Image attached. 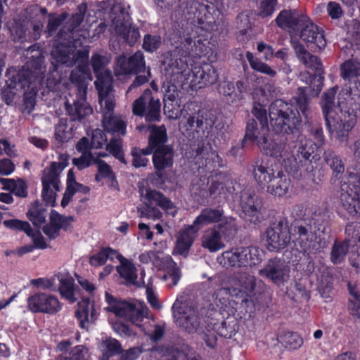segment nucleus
<instances>
[{"mask_svg": "<svg viewBox=\"0 0 360 360\" xmlns=\"http://www.w3.org/2000/svg\"><path fill=\"white\" fill-rule=\"evenodd\" d=\"M295 236L296 243L302 250L304 252H310L313 245L314 235L309 233L305 227L300 226L295 229Z\"/></svg>", "mask_w": 360, "mask_h": 360, "instance_id": "35", "label": "nucleus"}, {"mask_svg": "<svg viewBox=\"0 0 360 360\" xmlns=\"http://www.w3.org/2000/svg\"><path fill=\"white\" fill-rule=\"evenodd\" d=\"M290 186V180L287 178L281 169L278 172V174L274 177V179L268 185L266 191L274 196L283 197L288 193Z\"/></svg>", "mask_w": 360, "mask_h": 360, "instance_id": "26", "label": "nucleus"}, {"mask_svg": "<svg viewBox=\"0 0 360 360\" xmlns=\"http://www.w3.org/2000/svg\"><path fill=\"white\" fill-rule=\"evenodd\" d=\"M306 15L297 10L285 9L281 11L276 18V24L282 29H288L290 31L299 30L302 16Z\"/></svg>", "mask_w": 360, "mask_h": 360, "instance_id": "21", "label": "nucleus"}, {"mask_svg": "<svg viewBox=\"0 0 360 360\" xmlns=\"http://www.w3.org/2000/svg\"><path fill=\"white\" fill-rule=\"evenodd\" d=\"M101 360H109L111 357L120 355L122 351L121 343L112 338H107L100 345Z\"/></svg>", "mask_w": 360, "mask_h": 360, "instance_id": "33", "label": "nucleus"}, {"mask_svg": "<svg viewBox=\"0 0 360 360\" xmlns=\"http://www.w3.org/2000/svg\"><path fill=\"white\" fill-rule=\"evenodd\" d=\"M46 74L45 57L38 52L37 56L30 58L21 70L14 71L6 81L9 89L24 91L23 105L28 112L34 108L36 97L44 84Z\"/></svg>", "mask_w": 360, "mask_h": 360, "instance_id": "1", "label": "nucleus"}, {"mask_svg": "<svg viewBox=\"0 0 360 360\" xmlns=\"http://www.w3.org/2000/svg\"><path fill=\"white\" fill-rule=\"evenodd\" d=\"M132 112L136 116L144 117L147 123L159 122L162 119L160 101L153 96L149 89H146L133 102Z\"/></svg>", "mask_w": 360, "mask_h": 360, "instance_id": "6", "label": "nucleus"}, {"mask_svg": "<svg viewBox=\"0 0 360 360\" xmlns=\"http://www.w3.org/2000/svg\"><path fill=\"white\" fill-rule=\"evenodd\" d=\"M217 228L225 236H232L237 231L235 219L232 217H223Z\"/></svg>", "mask_w": 360, "mask_h": 360, "instance_id": "55", "label": "nucleus"}, {"mask_svg": "<svg viewBox=\"0 0 360 360\" xmlns=\"http://www.w3.org/2000/svg\"><path fill=\"white\" fill-rule=\"evenodd\" d=\"M349 291L352 296L349 301V309L354 316L360 317V290L356 286H352L351 283L348 284Z\"/></svg>", "mask_w": 360, "mask_h": 360, "instance_id": "54", "label": "nucleus"}, {"mask_svg": "<svg viewBox=\"0 0 360 360\" xmlns=\"http://www.w3.org/2000/svg\"><path fill=\"white\" fill-rule=\"evenodd\" d=\"M259 148L264 154L276 159L285 167L295 162L291 147L278 139L264 137L263 142L259 143Z\"/></svg>", "mask_w": 360, "mask_h": 360, "instance_id": "10", "label": "nucleus"}, {"mask_svg": "<svg viewBox=\"0 0 360 360\" xmlns=\"http://www.w3.org/2000/svg\"><path fill=\"white\" fill-rule=\"evenodd\" d=\"M326 161L331 169L337 172L342 173L344 171V165L342 160L333 152L326 153Z\"/></svg>", "mask_w": 360, "mask_h": 360, "instance_id": "62", "label": "nucleus"}, {"mask_svg": "<svg viewBox=\"0 0 360 360\" xmlns=\"http://www.w3.org/2000/svg\"><path fill=\"white\" fill-rule=\"evenodd\" d=\"M75 51L76 46L71 34L65 32L63 36V30H60L57 34L51 51V56L55 63H51L49 72H57L60 65H65L67 67L73 66L75 63Z\"/></svg>", "mask_w": 360, "mask_h": 360, "instance_id": "4", "label": "nucleus"}, {"mask_svg": "<svg viewBox=\"0 0 360 360\" xmlns=\"http://www.w3.org/2000/svg\"><path fill=\"white\" fill-rule=\"evenodd\" d=\"M315 137L316 142L314 143L311 140L307 139L305 143L300 147V153L304 158L309 159L315 150L323 144V136L322 131H317Z\"/></svg>", "mask_w": 360, "mask_h": 360, "instance_id": "42", "label": "nucleus"}, {"mask_svg": "<svg viewBox=\"0 0 360 360\" xmlns=\"http://www.w3.org/2000/svg\"><path fill=\"white\" fill-rule=\"evenodd\" d=\"M87 4L84 2L78 5L77 11L73 13L68 21L69 34H72V32L78 27L84 20V15L86 13Z\"/></svg>", "mask_w": 360, "mask_h": 360, "instance_id": "44", "label": "nucleus"}, {"mask_svg": "<svg viewBox=\"0 0 360 360\" xmlns=\"http://www.w3.org/2000/svg\"><path fill=\"white\" fill-rule=\"evenodd\" d=\"M352 245L347 241L338 243L335 242L333 246L330 259L333 264H340L342 262L348 251V247Z\"/></svg>", "mask_w": 360, "mask_h": 360, "instance_id": "50", "label": "nucleus"}, {"mask_svg": "<svg viewBox=\"0 0 360 360\" xmlns=\"http://www.w3.org/2000/svg\"><path fill=\"white\" fill-rule=\"evenodd\" d=\"M58 291L62 297L71 303L77 301L75 297V281L72 278H61L60 280Z\"/></svg>", "mask_w": 360, "mask_h": 360, "instance_id": "38", "label": "nucleus"}, {"mask_svg": "<svg viewBox=\"0 0 360 360\" xmlns=\"http://www.w3.org/2000/svg\"><path fill=\"white\" fill-rule=\"evenodd\" d=\"M130 17L127 14L123 21L117 22L115 29L120 36L129 45L134 46L140 38V32L137 27L132 25L129 22Z\"/></svg>", "mask_w": 360, "mask_h": 360, "instance_id": "22", "label": "nucleus"}, {"mask_svg": "<svg viewBox=\"0 0 360 360\" xmlns=\"http://www.w3.org/2000/svg\"><path fill=\"white\" fill-rule=\"evenodd\" d=\"M337 89V87H333L326 91L323 96L321 106L326 120H327V115L331 116L334 114L333 108L334 107V99Z\"/></svg>", "mask_w": 360, "mask_h": 360, "instance_id": "48", "label": "nucleus"}, {"mask_svg": "<svg viewBox=\"0 0 360 360\" xmlns=\"http://www.w3.org/2000/svg\"><path fill=\"white\" fill-rule=\"evenodd\" d=\"M94 164L96 165L98 172L103 176L105 179H110L115 180V175L111 167L107 164L104 160L96 158L94 160Z\"/></svg>", "mask_w": 360, "mask_h": 360, "instance_id": "61", "label": "nucleus"}, {"mask_svg": "<svg viewBox=\"0 0 360 360\" xmlns=\"http://www.w3.org/2000/svg\"><path fill=\"white\" fill-rule=\"evenodd\" d=\"M27 307L33 313L56 314L62 309L58 297L50 293L36 292L27 299Z\"/></svg>", "mask_w": 360, "mask_h": 360, "instance_id": "13", "label": "nucleus"}, {"mask_svg": "<svg viewBox=\"0 0 360 360\" xmlns=\"http://www.w3.org/2000/svg\"><path fill=\"white\" fill-rule=\"evenodd\" d=\"M231 182L229 178L223 174L218 173L212 176L210 193L215 196L226 197V193L231 188Z\"/></svg>", "mask_w": 360, "mask_h": 360, "instance_id": "28", "label": "nucleus"}, {"mask_svg": "<svg viewBox=\"0 0 360 360\" xmlns=\"http://www.w3.org/2000/svg\"><path fill=\"white\" fill-rule=\"evenodd\" d=\"M92 74L89 64L86 61L78 62L77 66L73 69L70 75V80L75 84L79 94L86 95L87 89V80H92Z\"/></svg>", "mask_w": 360, "mask_h": 360, "instance_id": "20", "label": "nucleus"}, {"mask_svg": "<svg viewBox=\"0 0 360 360\" xmlns=\"http://www.w3.org/2000/svg\"><path fill=\"white\" fill-rule=\"evenodd\" d=\"M295 51L299 60L307 67L313 70H319L321 62L319 58L309 53L301 44L295 46Z\"/></svg>", "mask_w": 360, "mask_h": 360, "instance_id": "34", "label": "nucleus"}, {"mask_svg": "<svg viewBox=\"0 0 360 360\" xmlns=\"http://www.w3.org/2000/svg\"><path fill=\"white\" fill-rule=\"evenodd\" d=\"M229 284L231 287L224 290L233 296L237 295L238 292H242L243 290H253L255 288V278L249 275L241 276L240 278L237 277L232 278L229 281Z\"/></svg>", "mask_w": 360, "mask_h": 360, "instance_id": "27", "label": "nucleus"}, {"mask_svg": "<svg viewBox=\"0 0 360 360\" xmlns=\"http://www.w3.org/2000/svg\"><path fill=\"white\" fill-rule=\"evenodd\" d=\"M223 217V214L220 210L212 209L205 210H204V225L214 223L216 224L214 229H216Z\"/></svg>", "mask_w": 360, "mask_h": 360, "instance_id": "63", "label": "nucleus"}, {"mask_svg": "<svg viewBox=\"0 0 360 360\" xmlns=\"http://www.w3.org/2000/svg\"><path fill=\"white\" fill-rule=\"evenodd\" d=\"M268 132V126L263 124L261 125V127L259 129L257 122L254 120H251L247 124L245 139L254 141L259 146V143L263 142L264 137H269Z\"/></svg>", "mask_w": 360, "mask_h": 360, "instance_id": "31", "label": "nucleus"}, {"mask_svg": "<svg viewBox=\"0 0 360 360\" xmlns=\"http://www.w3.org/2000/svg\"><path fill=\"white\" fill-rule=\"evenodd\" d=\"M224 247L220 234L218 231L214 229L212 231L211 233L207 236L205 242L204 243V248H207L211 252H216Z\"/></svg>", "mask_w": 360, "mask_h": 360, "instance_id": "52", "label": "nucleus"}, {"mask_svg": "<svg viewBox=\"0 0 360 360\" xmlns=\"http://www.w3.org/2000/svg\"><path fill=\"white\" fill-rule=\"evenodd\" d=\"M205 168L207 172H212L222 165L221 160L214 150L207 153Z\"/></svg>", "mask_w": 360, "mask_h": 360, "instance_id": "59", "label": "nucleus"}, {"mask_svg": "<svg viewBox=\"0 0 360 360\" xmlns=\"http://www.w3.org/2000/svg\"><path fill=\"white\" fill-rule=\"evenodd\" d=\"M4 226L11 231H22L27 236H30L32 226L28 221H22L18 219H7L3 221Z\"/></svg>", "mask_w": 360, "mask_h": 360, "instance_id": "49", "label": "nucleus"}, {"mask_svg": "<svg viewBox=\"0 0 360 360\" xmlns=\"http://www.w3.org/2000/svg\"><path fill=\"white\" fill-rule=\"evenodd\" d=\"M161 44V38L159 35L147 34L143 37V49L149 53L158 49Z\"/></svg>", "mask_w": 360, "mask_h": 360, "instance_id": "58", "label": "nucleus"}, {"mask_svg": "<svg viewBox=\"0 0 360 360\" xmlns=\"http://www.w3.org/2000/svg\"><path fill=\"white\" fill-rule=\"evenodd\" d=\"M27 217L35 227L39 229L46 221V209L39 200H35L31 204Z\"/></svg>", "mask_w": 360, "mask_h": 360, "instance_id": "32", "label": "nucleus"}, {"mask_svg": "<svg viewBox=\"0 0 360 360\" xmlns=\"http://www.w3.org/2000/svg\"><path fill=\"white\" fill-rule=\"evenodd\" d=\"M205 123L207 127H209L210 128V130L207 131L208 136L210 134L211 136L215 134H218L224 127L222 117L221 115L217 116L215 113L212 112H210L209 115H207Z\"/></svg>", "mask_w": 360, "mask_h": 360, "instance_id": "53", "label": "nucleus"}, {"mask_svg": "<svg viewBox=\"0 0 360 360\" xmlns=\"http://www.w3.org/2000/svg\"><path fill=\"white\" fill-rule=\"evenodd\" d=\"M307 87L298 89L299 96L295 98V106L292 103H286L281 99L274 101L269 108L270 124L276 132L290 133L297 127L301 122V116L297 110L305 114L308 109V101L306 96Z\"/></svg>", "mask_w": 360, "mask_h": 360, "instance_id": "3", "label": "nucleus"}, {"mask_svg": "<svg viewBox=\"0 0 360 360\" xmlns=\"http://www.w3.org/2000/svg\"><path fill=\"white\" fill-rule=\"evenodd\" d=\"M106 64V59L104 56L98 53L92 55L91 65L96 77L94 84L98 91L101 101L107 97L110 91V82L112 77L109 71L104 70Z\"/></svg>", "mask_w": 360, "mask_h": 360, "instance_id": "12", "label": "nucleus"}, {"mask_svg": "<svg viewBox=\"0 0 360 360\" xmlns=\"http://www.w3.org/2000/svg\"><path fill=\"white\" fill-rule=\"evenodd\" d=\"M116 63L121 75H138L144 72L146 69L144 56L140 51L129 57L125 55L120 56Z\"/></svg>", "mask_w": 360, "mask_h": 360, "instance_id": "17", "label": "nucleus"}, {"mask_svg": "<svg viewBox=\"0 0 360 360\" xmlns=\"http://www.w3.org/2000/svg\"><path fill=\"white\" fill-rule=\"evenodd\" d=\"M182 37L180 36L181 43L184 44V46H188L187 49H191V51L195 52L200 56L202 53V39L200 36L197 37L188 31L186 33V30L182 32Z\"/></svg>", "mask_w": 360, "mask_h": 360, "instance_id": "37", "label": "nucleus"}, {"mask_svg": "<svg viewBox=\"0 0 360 360\" xmlns=\"http://www.w3.org/2000/svg\"><path fill=\"white\" fill-rule=\"evenodd\" d=\"M86 349L83 345L72 347L69 352L61 353L54 360H86Z\"/></svg>", "mask_w": 360, "mask_h": 360, "instance_id": "46", "label": "nucleus"}, {"mask_svg": "<svg viewBox=\"0 0 360 360\" xmlns=\"http://www.w3.org/2000/svg\"><path fill=\"white\" fill-rule=\"evenodd\" d=\"M277 4V0H262L258 7V15L266 18L272 15Z\"/></svg>", "mask_w": 360, "mask_h": 360, "instance_id": "60", "label": "nucleus"}, {"mask_svg": "<svg viewBox=\"0 0 360 360\" xmlns=\"http://www.w3.org/2000/svg\"><path fill=\"white\" fill-rule=\"evenodd\" d=\"M94 158L91 151H84L79 158L72 159V164L77 167L79 170L88 168L91 164H94Z\"/></svg>", "mask_w": 360, "mask_h": 360, "instance_id": "56", "label": "nucleus"}, {"mask_svg": "<svg viewBox=\"0 0 360 360\" xmlns=\"http://www.w3.org/2000/svg\"><path fill=\"white\" fill-rule=\"evenodd\" d=\"M146 198L150 202H154L158 206L166 212L174 207L172 200L162 193L156 190L148 189L146 191Z\"/></svg>", "mask_w": 360, "mask_h": 360, "instance_id": "36", "label": "nucleus"}, {"mask_svg": "<svg viewBox=\"0 0 360 360\" xmlns=\"http://www.w3.org/2000/svg\"><path fill=\"white\" fill-rule=\"evenodd\" d=\"M202 297V284L190 285L172 307L176 323L189 334L198 333L201 328L202 307L199 301Z\"/></svg>", "mask_w": 360, "mask_h": 360, "instance_id": "2", "label": "nucleus"}, {"mask_svg": "<svg viewBox=\"0 0 360 360\" xmlns=\"http://www.w3.org/2000/svg\"><path fill=\"white\" fill-rule=\"evenodd\" d=\"M106 150L112 155L115 159L118 160L121 163L127 165L124 153L122 147V140L121 139L112 138L106 144Z\"/></svg>", "mask_w": 360, "mask_h": 360, "instance_id": "40", "label": "nucleus"}, {"mask_svg": "<svg viewBox=\"0 0 360 360\" xmlns=\"http://www.w3.org/2000/svg\"><path fill=\"white\" fill-rule=\"evenodd\" d=\"M349 254L351 264L356 268H360V235L357 237V243L352 246Z\"/></svg>", "mask_w": 360, "mask_h": 360, "instance_id": "64", "label": "nucleus"}, {"mask_svg": "<svg viewBox=\"0 0 360 360\" xmlns=\"http://www.w3.org/2000/svg\"><path fill=\"white\" fill-rule=\"evenodd\" d=\"M91 305L89 298L82 299L77 303V309L75 311V316L79 322V326L82 328H86L89 323V316L90 307Z\"/></svg>", "mask_w": 360, "mask_h": 360, "instance_id": "39", "label": "nucleus"}, {"mask_svg": "<svg viewBox=\"0 0 360 360\" xmlns=\"http://www.w3.org/2000/svg\"><path fill=\"white\" fill-rule=\"evenodd\" d=\"M340 200L342 207L350 214L360 215V175L350 174L348 184L342 186Z\"/></svg>", "mask_w": 360, "mask_h": 360, "instance_id": "11", "label": "nucleus"}, {"mask_svg": "<svg viewBox=\"0 0 360 360\" xmlns=\"http://www.w3.org/2000/svg\"><path fill=\"white\" fill-rule=\"evenodd\" d=\"M72 128L68 129V120L61 118L55 127V138L60 142L68 141L72 137Z\"/></svg>", "mask_w": 360, "mask_h": 360, "instance_id": "45", "label": "nucleus"}, {"mask_svg": "<svg viewBox=\"0 0 360 360\" xmlns=\"http://www.w3.org/2000/svg\"><path fill=\"white\" fill-rule=\"evenodd\" d=\"M341 75L349 80L360 77V62L354 60L345 62L341 66Z\"/></svg>", "mask_w": 360, "mask_h": 360, "instance_id": "43", "label": "nucleus"}, {"mask_svg": "<svg viewBox=\"0 0 360 360\" xmlns=\"http://www.w3.org/2000/svg\"><path fill=\"white\" fill-rule=\"evenodd\" d=\"M174 152L173 147L163 146L157 148L152 157L155 172L151 174L150 180L153 184L162 186L167 180L165 171L172 168L174 165Z\"/></svg>", "mask_w": 360, "mask_h": 360, "instance_id": "8", "label": "nucleus"}, {"mask_svg": "<svg viewBox=\"0 0 360 360\" xmlns=\"http://www.w3.org/2000/svg\"><path fill=\"white\" fill-rule=\"evenodd\" d=\"M282 344L289 349H297L303 344V340L297 333L292 332L285 333L281 337Z\"/></svg>", "mask_w": 360, "mask_h": 360, "instance_id": "51", "label": "nucleus"}, {"mask_svg": "<svg viewBox=\"0 0 360 360\" xmlns=\"http://www.w3.org/2000/svg\"><path fill=\"white\" fill-rule=\"evenodd\" d=\"M290 267L281 259H271L259 271V274L263 278H267L274 283L280 285L286 282L289 278Z\"/></svg>", "mask_w": 360, "mask_h": 360, "instance_id": "15", "label": "nucleus"}, {"mask_svg": "<svg viewBox=\"0 0 360 360\" xmlns=\"http://www.w3.org/2000/svg\"><path fill=\"white\" fill-rule=\"evenodd\" d=\"M266 247L270 251H278L287 246L290 240L287 226L279 223L267 229Z\"/></svg>", "mask_w": 360, "mask_h": 360, "instance_id": "18", "label": "nucleus"}, {"mask_svg": "<svg viewBox=\"0 0 360 360\" xmlns=\"http://www.w3.org/2000/svg\"><path fill=\"white\" fill-rule=\"evenodd\" d=\"M105 301L108 304V307L104 308L106 311L124 318L133 324L139 326L145 317L143 309L138 308L134 303L118 299L108 292L105 293Z\"/></svg>", "mask_w": 360, "mask_h": 360, "instance_id": "5", "label": "nucleus"}, {"mask_svg": "<svg viewBox=\"0 0 360 360\" xmlns=\"http://www.w3.org/2000/svg\"><path fill=\"white\" fill-rule=\"evenodd\" d=\"M258 203H256L254 197L243 193L241 196V207L245 214L248 217V220L254 224L259 221L260 212L258 209Z\"/></svg>", "mask_w": 360, "mask_h": 360, "instance_id": "30", "label": "nucleus"}, {"mask_svg": "<svg viewBox=\"0 0 360 360\" xmlns=\"http://www.w3.org/2000/svg\"><path fill=\"white\" fill-rule=\"evenodd\" d=\"M102 122L106 132L118 136H124L127 134V122L119 115L105 113Z\"/></svg>", "mask_w": 360, "mask_h": 360, "instance_id": "23", "label": "nucleus"}, {"mask_svg": "<svg viewBox=\"0 0 360 360\" xmlns=\"http://www.w3.org/2000/svg\"><path fill=\"white\" fill-rule=\"evenodd\" d=\"M201 224H202V210L195 218L193 224L184 227L179 231L174 248L178 254L181 255L188 254L200 229L199 225Z\"/></svg>", "mask_w": 360, "mask_h": 360, "instance_id": "16", "label": "nucleus"}, {"mask_svg": "<svg viewBox=\"0 0 360 360\" xmlns=\"http://www.w3.org/2000/svg\"><path fill=\"white\" fill-rule=\"evenodd\" d=\"M10 31L15 41L22 42L30 40L29 34L27 33V28L22 22L15 21Z\"/></svg>", "mask_w": 360, "mask_h": 360, "instance_id": "57", "label": "nucleus"}, {"mask_svg": "<svg viewBox=\"0 0 360 360\" xmlns=\"http://www.w3.org/2000/svg\"><path fill=\"white\" fill-rule=\"evenodd\" d=\"M65 110L71 121L81 122L86 116L93 113V109L85 100L75 101L73 105L65 103Z\"/></svg>", "mask_w": 360, "mask_h": 360, "instance_id": "25", "label": "nucleus"}, {"mask_svg": "<svg viewBox=\"0 0 360 360\" xmlns=\"http://www.w3.org/2000/svg\"><path fill=\"white\" fill-rule=\"evenodd\" d=\"M326 124L331 134L337 139L347 137L356 123V115L353 109L338 108L331 116L327 115Z\"/></svg>", "mask_w": 360, "mask_h": 360, "instance_id": "7", "label": "nucleus"}, {"mask_svg": "<svg viewBox=\"0 0 360 360\" xmlns=\"http://www.w3.org/2000/svg\"><path fill=\"white\" fill-rule=\"evenodd\" d=\"M246 58L248 60L252 69L259 72L267 75L270 77H274L276 72L273 70L269 65L261 61L259 58L254 56V55L248 51L246 53Z\"/></svg>", "mask_w": 360, "mask_h": 360, "instance_id": "41", "label": "nucleus"}, {"mask_svg": "<svg viewBox=\"0 0 360 360\" xmlns=\"http://www.w3.org/2000/svg\"><path fill=\"white\" fill-rule=\"evenodd\" d=\"M262 252L255 247L237 248L223 252L224 264L231 266H252L262 260Z\"/></svg>", "mask_w": 360, "mask_h": 360, "instance_id": "9", "label": "nucleus"}, {"mask_svg": "<svg viewBox=\"0 0 360 360\" xmlns=\"http://www.w3.org/2000/svg\"><path fill=\"white\" fill-rule=\"evenodd\" d=\"M120 264L117 266L116 270L121 278L124 279L127 285H136L137 284V269L133 262L124 256H119Z\"/></svg>", "mask_w": 360, "mask_h": 360, "instance_id": "24", "label": "nucleus"}, {"mask_svg": "<svg viewBox=\"0 0 360 360\" xmlns=\"http://www.w3.org/2000/svg\"><path fill=\"white\" fill-rule=\"evenodd\" d=\"M48 23L44 32L47 33L48 36H51L63 22L67 20L68 14L66 13L60 14L51 13L48 15Z\"/></svg>", "mask_w": 360, "mask_h": 360, "instance_id": "47", "label": "nucleus"}, {"mask_svg": "<svg viewBox=\"0 0 360 360\" xmlns=\"http://www.w3.org/2000/svg\"><path fill=\"white\" fill-rule=\"evenodd\" d=\"M148 129L149 136L148 141L150 143V145L154 146L156 148H160L163 146H171L166 144L168 141V136L164 124H151L148 126Z\"/></svg>", "mask_w": 360, "mask_h": 360, "instance_id": "29", "label": "nucleus"}, {"mask_svg": "<svg viewBox=\"0 0 360 360\" xmlns=\"http://www.w3.org/2000/svg\"><path fill=\"white\" fill-rule=\"evenodd\" d=\"M281 169L272 160L262 162L255 166L253 176L257 184L263 187H267Z\"/></svg>", "mask_w": 360, "mask_h": 360, "instance_id": "19", "label": "nucleus"}, {"mask_svg": "<svg viewBox=\"0 0 360 360\" xmlns=\"http://www.w3.org/2000/svg\"><path fill=\"white\" fill-rule=\"evenodd\" d=\"M299 25L300 37L311 49H321L326 44L323 32L307 15L302 16Z\"/></svg>", "mask_w": 360, "mask_h": 360, "instance_id": "14", "label": "nucleus"}]
</instances>
